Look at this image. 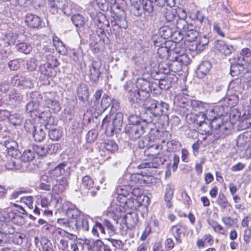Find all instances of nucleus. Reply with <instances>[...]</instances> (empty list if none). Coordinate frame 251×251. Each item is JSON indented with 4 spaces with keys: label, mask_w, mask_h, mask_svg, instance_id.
I'll use <instances>...</instances> for the list:
<instances>
[{
    "label": "nucleus",
    "mask_w": 251,
    "mask_h": 251,
    "mask_svg": "<svg viewBox=\"0 0 251 251\" xmlns=\"http://www.w3.org/2000/svg\"><path fill=\"white\" fill-rule=\"evenodd\" d=\"M66 215L71 221L75 222V226L78 230H89V224L92 221V219L89 215L81 214L80 211L75 205L70 204L66 211Z\"/></svg>",
    "instance_id": "1"
},
{
    "label": "nucleus",
    "mask_w": 251,
    "mask_h": 251,
    "mask_svg": "<svg viewBox=\"0 0 251 251\" xmlns=\"http://www.w3.org/2000/svg\"><path fill=\"white\" fill-rule=\"evenodd\" d=\"M133 5V15L135 16L140 17L143 13L144 11L149 13L152 12L153 10L152 3L156 2L158 5L164 7L165 5L167 6H174L175 4L174 0H143L140 7H138L140 3V0H131Z\"/></svg>",
    "instance_id": "2"
},
{
    "label": "nucleus",
    "mask_w": 251,
    "mask_h": 251,
    "mask_svg": "<svg viewBox=\"0 0 251 251\" xmlns=\"http://www.w3.org/2000/svg\"><path fill=\"white\" fill-rule=\"evenodd\" d=\"M110 120L106 116L103 120L102 125L105 127L106 132L112 134L115 130L120 129L123 124V115L121 112H110Z\"/></svg>",
    "instance_id": "3"
},
{
    "label": "nucleus",
    "mask_w": 251,
    "mask_h": 251,
    "mask_svg": "<svg viewBox=\"0 0 251 251\" xmlns=\"http://www.w3.org/2000/svg\"><path fill=\"white\" fill-rule=\"evenodd\" d=\"M24 223L23 218L13 210L7 209L0 210V224L13 226V224L21 225Z\"/></svg>",
    "instance_id": "4"
},
{
    "label": "nucleus",
    "mask_w": 251,
    "mask_h": 251,
    "mask_svg": "<svg viewBox=\"0 0 251 251\" xmlns=\"http://www.w3.org/2000/svg\"><path fill=\"white\" fill-rule=\"evenodd\" d=\"M218 107L215 106L213 108H210L206 111V113L200 112L197 115H196V118L194 120V122L201 126L204 123V121L207 119L208 121L211 122V125L214 127V125L216 124L215 120L218 122H222V118L219 117L220 115L217 114L216 112L217 111ZM194 117L195 116H194Z\"/></svg>",
    "instance_id": "5"
},
{
    "label": "nucleus",
    "mask_w": 251,
    "mask_h": 251,
    "mask_svg": "<svg viewBox=\"0 0 251 251\" xmlns=\"http://www.w3.org/2000/svg\"><path fill=\"white\" fill-rule=\"evenodd\" d=\"M127 175H124L119 180V183L121 184V185L118 186L116 190L118 202L122 200H126L127 196L129 195V193L131 190V187H133L134 184H135V182L132 181L131 178H129V179L126 178V176Z\"/></svg>",
    "instance_id": "6"
},
{
    "label": "nucleus",
    "mask_w": 251,
    "mask_h": 251,
    "mask_svg": "<svg viewBox=\"0 0 251 251\" xmlns=\"http://www.w3.org/2000/svg\"><path fill=\"white\" fill-rule=\"evenodd\" d=\"M121 208H119V210H118L117 208L115 209V208H113L111 210H109L107 211V215L109 217L112 219V221L106 219L104 220L103 224L104 227L109 230V233H115L116 229L115 226L118 223V220L120 217L122 216V214H121Z\"/></svg>",
    "instance_id": "7"
},
{
    "label": "nucleus",
    "mask_w": 251,
    "mask_h": 251,
    "mask_svg": "<svg viewBox=\"0 0 251 251\" xmlns=\"http://www.w3.org/2000/svg\"><path fill=\"white\" fill-rule=\"evenodd\" d=\"M176 42H171V46H170V54L172 57V60L178 59L181 61L183 64L189 63L187 55L185 53V49L184 47H180L179 44H176Z\"/></svg>",
    "instance_id": "8"
},
{
    "label": "nucleus",
    "mask_w": 251,
    "mask_h": 251,
    "mask_svg": "<svg viewBox=\"0 0 251 251\" xmlns=\"http://www.w3.org/2000/svg\"><path fill=\"white\" fill-rule=\"evenodd\" d=\"M138 89L152 93L154 95L160 94V90L157 83L151 82L144 78H138L136 82Z\"/></svg>",
    "instance_id": "9"
},
{
    "label": "nucleus",
    "mask_w": 251,
    "mask_h": 251,
    "mask_svg": "<svg viewBox=\"0 0 251 251\" xmlns=\"http://www.w3.org/2000/svg\"><path fill=\"white\" fill-rule=\"evenodd\" d=\"M70 167L65 162L58 164L54 169L48 171L49 175L53 180L62 176H70Z\"/></svg>",
    "instance_id": "10"
},
{
    "label": "nucleus",
    "mask_w": 251,
    "mask_h": 251,
    "mask_svg": "<svg viewBox=\"0 0 251 251\" xmlns=\"http://www.w3.org/2000/svg\"><path fill=\"white\" fill-rule=\"evenodd\" d=\"M118 203L119 204H117L116 207H114V208L115 209L117 208L118 210L121 208V214H122L123 211L129 213L130 212L128 211V210H136L140 205L138 199L131 197L128 199L126 198V200H122Z\"/></svg>",
    "instance_id": "11"
},
{
    "label": "nucleus",
    "mask_w": 251,
    "mask_h": 251,
    "mask_svg": "<svg viewBox=\"0 0 251 251\" xmlns=\"http://www.w3.org/2000/svg\"><path fill=\"white\" fill-rule=\"evenodd\" d=\"M147 129L143 124L126 125L125 129V133L131 139H137L140 138Z\"/></svg>",
    "instance_id": "12"
},
{
    "label": "nucleus",
    "mask_w": 251,
    "mask_h": 251,
    "mask_svg": "<svg viewBox=\"0 0 251 251\" xmlns=\"http://www.w3.org/2000/svg\"><path fill=\"white\" fill-rule=\"evenodd\" d=\"M110 105H111V112H116L119 107V103L115 99H111L108 95H103L100 104L96 105V109L100 111H104Z\"/></svg>",
    "instance_id": "13"
},
{
    "label": "nucleus",
    "mask_w": 251,
    "mask_h": 251,
    "mask_svg": "<svg viewBox=\"0 0 251 251\" xmlns=\"http://www.w3.org/2000/svg\"><path fill=\"white\" fill-rule=\"evenodd\" d=\"M159 34L161 38L167 39L172 38L176 42H179L183 38V34L179 31H173L172 28L168 26H163L159 29Z\"/></svg>",
    "instance_id": "14"
},
{
    "label": "nucleus",
    "mask_w": 251,
    "mask_h": 251,
    "mask_svg": "<svg viewBox=\"0 0 251 251\" xmlns=\"http://www.w3.org/2000/svg\"><path fill=\"white\" fill-rule=\"evenodd\" d=\"M45 104L53 113H57L61 109L58 100L54 97V93H46L44 96Z\"/></svg>",
    "instance_id": "15"
},
{
    "label": "nucleus",
    "mask_w": 251,
    "mask_h": 251,
    "mask_svg": "<svg viewBox=\"0 0 251 251\" xmlns=\"http://www.w3.org/2000/svg\"><path fill=\"white\" fill-rule=\"evenodd\" d=\"M11 82L14 86L23 89H31L33 87V84L28 76L15 75L11 78Z\"/></svg>",
    "instance_id": "16"
},
{
    "label": "nucleus",
    "mask_w": 251,
    "mask_h": 251,
    "mask_svg": "<svg viewBox=\"0 0 251 251\" xmlns=\"http://www.w3.org/2000/svg\"><path fill=\"white\" fill-rule=\"evenodd\" d=\"M183 29H178L183 34V37L189 42L194 41L198 36L199 32L195 29V26L192 24H189L184 26Z\"/></svg>",
    "instance_id": "17"
},
{
    "label": "nucleus",
    "mask_w": 251,
    "mask_h": 251,
    "mask_svg": "<svg viewBox=\"0 0 251 251\" xmlns=\"http://www.w3.org/2000/svg\"><path fill=\"white\" fill-rule=\"evenodd\" d=\"M81 187L82 190L90 193L92 197H95L99 189V187L94 185L93 180L88 176L83 177Z\"/></svg>",
    "instance_id": "18"
},
{
    "label": "nucleus",
    "mask_w": 251,
    "mask_h": 251,
    "mask_svg": "<svg viewBox=\"0 0 251 251\" xmlns=\"http://www.w3.org/2000/svg\"><path fill=\"white\" fill-rule=\"evenodd\" d=\"M171 41H164V43L161 45L159 44V41L156 40L154 41V46L158 47L157 50V53L158 56L162 59H169L172 60V57L170 55V48L168 47L171 44Z\"/></svg>",
    "instance_id": "19"
},
{
    "label": "nucleus",
    "mask_w": 251,
    "mask_h": 251,
    "mask_svg": "<svg viewBox=\"0 0 251 251\" xmlns=\"http://www.w3.org/2000/svg\"><path fill=\"white\" fill-rule=\"evenodd\" d=\"M131 178L132 180L134 181L135 184L139 185L150 184L155 181V178L151 176H143L141 174H128L126 178L129 179Z\"/></svg>",
    "instance_id": "20"
},
{
    "label": "nucleus",
    "mask_w": 251,
    "mask_h": 251,
    "mask_svg": "<svg viewBox=\"0 0 251 251\" xmlns=\"http://www.w3.org/2000/svg\"><path fill=\"white\" fill-rule=\"evenodd\" d=\"M101 63L99 60L93 61L89 67V76L90 79L95 83H97L101 75L100 69Z\"/></svg>",
    "instance_id": "21"
},
{
    "label": "nucleus",
    "mask_w": 251,
    "mask_h": 251,
    "mask_svg": "<svg viewBox=\"0 0 251 251\" xmlns=\"http://www.w3.org/2000/svg\"><path fill=\"white\" fill-rule=\"evenodd\" d=\"M168 7H163L161 10L162 17L167 23H170L176 26V22L177 19V12L173 6H168Z\"/></svg>",
    "instance_id": "22"
},
{
    "label": "nucleus",
    "mask_w": 251,
    "mask_h": 251,
    "mask_svg": "<svg viewBox=\"0 0 251 251\" xmlns=\"http://www.w3.org/2000/svg\"><path fill=\"white\" fill-rule=\"evenodd\" d=\"M25 22L31 28H39L42 26V19L39 16L34 14H27L25 17Z\"/></svg>",
    "instance_id": "23"
},
{
    "label": "nucleus",
    "mask_w": 251,
    "mask_h": 251,
    "mask_svg": "<svg viewBox=\"0 0 251 251\" xmlns=\"http://www.w3.org/2000/svg\"><path fill=\"white\" fill-rule=\"evenodd\" d=\"M14 227L13 226L0 224V246H3L7 242L8 233H13Z\"/></svg>",
    "instance_id": "24"
},
{
    "label": "nucleus",
    "mask_w": 251,
    "mask_h": 251,
    "mask_svg": "<svg viewBox=\"0 0 251 251\" xmlns=\"http://www.w3.org/2000/svg\"><path fill=\"white\" fill-rule=\"evenodd\" d=\"M156 117L152 112L150 108H147V110L145 113L142 116L143 123L142 124L145 125V127L148 129H151L154 125L153 122V119Z\"/></svg>",
    "instance_id": "25"
},
{
    "label": "nucleus",
    "mask_w": 251,
    "mask_h": 251,
    "mask_svg": "<svg viewBox=\"0 0 251 251\" xmlns=\"http://www.w3.org/2000/svg\"><path fill=\"white\" fill-rule=\"evenodd\" d=\"M176 12L177 19L176 22V26L177 29H183L184 26L189 24L186 20L187 14L185 11L181 8H178Z\"/></svg>",
    "instance_id": "26"
},
{
    "label": "nucleus",
    "mask_w": 251,
    "mask_h": 251,
    "mask_svg": "<svg viewBox=\"0 0 251 251\" xmlns=\"http://www.w3.org/2000/svg\"><path fill=\"white\" fill-rule=\"evenodd\" d=\"M177 80V77L173 75H167L163 79H160L157 84L158 88L160 89L167 90L171 87L173 83Z\"/></svg>",
    "instance_id": "27"
},
{
    "label": "nucleus",
    "mask_w": 251,
    "mask_h": 251,
    "mask_svg": "<svg viewBox=\"0 0 251 251\" xmlns=\"http://www.w3.org/2000/svg\"><path fill=\"white\" fill-rule=\"evenodd\" d=\"M58 63L56 59L54 58L52 60V62H47L40 65V71L43 75L46 76H51L53 75V68L58 66Z\"/></svg>",
    "instance_id": "28"
},
{
    "label": "nucleus",
    "mask_w": 251,
    "mask_h": 251,
    "mask_svg": "<svg viewBox=\"0 0 251 251\" xmlns=\"http://www.w3.org/2000/svg\"><path fill=\"white\" fill-rule=\"evenodd\" d=\"M69 176H62L60 178L54 179L57 183L53 185L52 188V191L54 192H62L68 186L67 178Z\"/></svg>",
    "instance_id": "29"
},
{
    "label": "nucleus",
    "mask_w": 251,
    "mask_h": 251,
    "mask_svg": "<svg viewBox=\"0 0 251 251\" xmlns=\"http://www.w3.org/2000/svg\"><path fill=\"white\" fill-rule=\"evenodd\" d=\"M51 202V200L45 196H38L36 201L37 205H36L33 210L34 213L37 215L39 214L40 210L38 206L40 205L43 208H47L50 205Z\"/></svg>",
    "instance_id": "30"
},
{
    "label": "nucleus",
    "mask_w": 251,
    "mask_h": 251,
    "mask_svg": "<svg viewBox=\"0 0 251 251\" xmlns=\"http://www.w3.org/2000/svg\"><path fill=\"white\" fill-rule=\"evenodd\" d=\"M211 67V64L208 61L201 63L196 72L197 76L200 78H203L209 73Z\"/></svg>",
    "instance_id": "31"
},
{
    "label": "nucleus",
    "mask_w": 251,
    "mask_h": 251,
    "mask_svg": "<svg viewBox=\"0 0 251 251\" xmlns=\"http://www.w3.org/2000/svg\"><path fill=\"white\" fill-rule=\"evenodd\" d=\"M229 89L237 95L241 94L244 90V85L241 78H237L232 80L229 85Z\"/></svg>",
    "instance_id": "32"
},
{
    "label": "nucleus",
    "mask_w": 251,
    "mask_h": 251,
    "mask_svg": "<svg viewBox=\"0 0 251 251\" xmlns=\"http://www.w3.org/2000/svg\"><path fill=\"white\" fill-rule=\"evenodd\" d=\"M226 123L219 122L214 125L215 132L217 134V138L224 137L229 132V129L226 126Z\"/></svg>",
    "instance_id": "33"
},
{
    "label": "nucleus",
    "mask_w": 251,
    "mask_h": 251,
    "mask_svg": "<svg viewBox=\"0 0 251 251\" xmlns=\"http://www.w3.org/2000/svg\"><path fill=\"white\" fill-rule=\"evenodd\" d=\"M5 147L7 149V153L15 159L20 157L21 153L16 148L17 143L15 142H5Z\"/></svg>",
    "instance_id": "34"
},
{
    "label": "nucleus",
    "mask_w": 251,
    "mask_h": 251,
    "mask_svg": "<svg viewBox=\"0 0 251 251\" xmlns=\"http://www.w3.org/2000/svg\"><path fill=\"white\" fill-rule=\"evenodd\" d=\"M149 102L150 103L148 105L146 104V107L147 108H150L156 117L162 115L164 114L163 110L160 108L161 106L158 102L153 100H150Z\"/></svg>",
    "instance_id": "35"
},
{
    "label": "nucleus",
    "mask_w": 251,
    "mask_h": 251,
    "mask_svg": "<svg viewBox=\"0 0 251 251\" xmlns=\"http://www.w3.org/2000/svg\"><path fill=\"white\" fill-rule=\"evenodd\" d=\"M97 4L100 8L102 10L107 9L110 6L111 8H119L116 4V0H96Z\"/></svg>",
    "instance_id": "36"
},
{
    "label": "nucleus",
    "mask_w": 251,
    "mask_h": 251,
    "mask_svg": "<svg viewBox=\"0 0 251 251\" xmlns=\"http://www.w3.org/2000/svg\"><path fill=\"white\" fill-rule=\"evenodd\" d=\"M217 49L225 55H228L233 50V47L231 45L226 44L223 41H218L216 44Z\"/></svg>",
    "instance_id": "37"
},
{
    "label": "nucleus",
    "mask_w": 251,
    "mask_h": 251,
    "mask_svg": "<svg viewBox=\"0 0 251 251\" xmlns=\"http://www.w3.org/2000/svg\"><path fill=\"white\" fill-rule=\"evenodd\" d=\"M77 92L78 99L80 100L84 101L88 100L89 93L88 88L86 84L84 83L80 84L77 87Z\"/></svg>",
    "instance_id": "38"
},
{
    "label": "nucleus",
    "mask_w": 251,
    "mask_h": 251,
    "mask_svg": "<svg viewBox=\"0 0 251 251\" xmlns=\"http://www.w3.org/2000/svg\"><path fill=\"white\" fill-rule=\"evenodd\" d=\"M137 100L138 103H143V105L146 107V104L148 105L150 103L149 101L151 100L150 99V93L145 92V91L137 90Z\"/></svg>",
    "instance_id": "39"
},
{
    "label": "nucleus",
    "mask_w": 251,
    "mask_h": 251,
    "mask_svg": "<svg viewBox=\"0 0 251 251\" xmlns=\"http://www.w3.org/2000/svg\"><path fill=\"white\" fill-rule=\"evenodd\" d=\"M207 223L216 233L224 236L227 235V230L217 222L207 220Z\"/></svg>",
    "instance_id": "40"
},
{
    "label": "nucleus",
    "mask_w": 251,
    "mask_h": 251,
    "mask_svg": "<svg viewBox=\"0 0 251 251\" xmlns=\"http://www.w3.org/2000/svg\"><path fill=\"white\" fill-rule=\"evenodd\" d=\"M9 99L11 102L17 104L22 101L23 96L18 90L13 89L9 94Z\"/></svg>",
    "instance_id": "41"
},
{
    "label": "nucleus",
    "mask_w": 251,
    "mask_h": 251,
    "mask_svg": "<svg viewBox=\"0 0 251 251\" xmlns=\"http://www.w3.org/2000/svg\"><path fill=\"white\" fill-rule=\"evenodd\" d=\"M160 151L159 146L154 144L149 147L146 149L145 152L148 156L157 158L158 155L160 153Z\"/></svg>",
    "instance_id": "42"
},
{
    "label": "nucleus",
    "mask_w": 251,
    "mask_h": 251,
    "mask_svg": "<svg viewBox=\"0 0 251 251\" xmlns=\"http://www.w3.org/2000/svg\"><path fill=\"white\" fill-rule=\"evenodd\" d=\"M239 98L236 94L230 95L224 99L225 104L228 107H232L237 105Z\"/></svg>",
    "instance_id": "43"
},
{
    "label": "nucleus",
    "mask_w": 251,
    "mask_h": 251,
    "mask_svg": "<svg viewBox=\"0 0 251 251\" xmlns=\"http://www.w3.org/2000/svg\"><path fill=\"white\" fill-rule=\"evenodd\" d=\"M57 223L60 226L63 227H68L71 229L72 230H78L76 226H75V222L73 221L72 222L70 220V219L68 218V219L65 218H60L57 220Z\"/></svg>",
    "instance_id": "44"
},
{
    "label": "nucleus",
    "mask_w": 251,
    "mask_h": 251,
    "mask_svg": "<svg viewBox=\"0 0 251 251\" xmlns=\"http://www.w3.org/2000/svg\"><path fill=\"white\" fill-rule=\"evenodd\" d=\"M72 21L74 25L77 27H82L85 23V20L82 15L77 14L72 16Z\"/></svg>",
    "instance_id": "45"
},
{
    "label": "nucleus",
    "mask_w": 251,
    "mask_h": 251,
    "mask_svg": "<svg viewBox=\"0 0 251 251\" xmlns=\"http://www.w3.org/2000/svg\"><path fill=\"white\" fill-rule=\"evenodd\" d=\"M183 226L180 224H177L172 226L171 230L176 240L178 243H180V235L182 233V229Z\"/></svg>",
    "instance_id": "46"
},
{
    "label": "nucleus",
    "mask_w": 251,
    "mask_h": 251,
    "mask_svg": "<svg viewBox=\"0 0 251 251\" xmlns=\"http://www.w3.org/2000/svg\"><path fill=\"white\" fill-rule=\"evenodd\" d=\"M33 137L36 142H40L43 141L46 137V133L41 127H37L32 133Z\"/></svg>",
    "instance_id": "47"
},
{
    "label": "nucleus",
    "mask_w": 251,
    "mask_h": 251,
    "mask_svg": "<svg viewBox=\"0 0 251 251\" xmlns=\"http://www.w3.org/2000/svg\"><path fill=\"white\" fill-rule=\"evenodd\" d=\"M209 42V39L206 35L200 36L199 43L196 44V50L199 51L203 50L205 47L208 45Z\"/></svg>",
    "instance_id": "48"
},
{
    "label": "nucleus",
    "mask_w": 251,
    "mask_h": 251,
    "mask_svg": "<svg viewBox=\"0 0 251 251\" xmlns=\"http://www.w3.org/2000/svg\"><path fill=\"white\" fill-rule=\"evenodd\" d=\"M103 148L108 151L114 152L118 150V147L113 140H106L103 143Z\"/></svg>",
    "instance_id": "49"
},
{
    "label": "nucleus",
    "mask_w": 251,
    "mask_h": 251,
    "mask_svg": "<svg viewBox=\"0 0 251 251\" xmlns=\"http://www.w3.org/2000/svg\"><path fill=\"white\" fill-rule=\"evenodd\" d=\"M175 60L169 66V70L173 72L178 73L181 72L182 68V64L183 63L181 61L178 60V59Z\"/></svg>",
    "instance_id": "50"
},
{
    "label": "nucleus",
    "mask_w": 251,
    "mask_h": 251,
    "mask_svg": "<svg viewBox=\"0 0 251 251\" xmlns=\"http://www.w3.org/2000/svg\"><path fill=\"white\" fill-rule=\"evenodd\" d=\"M8 120L10 123L14 126L20 125L23 122L22 117L19 114L17 113L13 114H10Z\"/></svg>",
    "instance_id": "51"
},
{
    "label": "nucleus",
    "mask_w": 251,
    "mask_h": 251,
    "mask_svg": "<svg viewBox=\"0 0 251 251\" xmlns=\"http://www.w3.org/2000/svg\"><path fill=\"white\" fill-rule=\"evenodd\" d=\"M16 49L25 54L29 53L32 50L31 46L26 43H20L16 45Z\"/></svg>",
    "instance_id": "52"
},
{
    "label": "nucleus",
    "mask_w": 251,
    "mask_h": 251,
    "mask_svg": "<svg viewBox=\"0 0 251 251\" xmlns=\"http://www.w3.org/2000/svg\"><path fill=\"white\" fill-rule=\"evenodd\" d=\"M18 36L17 33L8 32L4 35L3 40L8 45H14L16 42Z\"/></svg>",
    "instance_id": "53"
},
{
    "label": "nucleus",
    "mask_w": 251,
    "mask_h": 251,
    "mask_svg": "<svg viewBox=\"0 0 251 251\" xmlns=\"http://www.w3.org/2000/svg\"><path fill=\"white\" fill-rule=\"evenodd\" d=\"M20 157L21 160L23 162L30 161L35 157L34 152L30 150H25L20 156Z\"/></svg>",
    "instance_id": "54"
},
{
    "label": "nucleus",
    "mask_w": 251,
    "mask_h": 251,
    "mask_svg": "<svg viewBox=\"0 0 251 251\" xmlns=\"http://www.w3.org/2000/svg\"><path fill=\"white\" fill-rule=\"evenodd\" d=\"M51 194V201L54 202V206L58 209L62 207V199L59 194L60 192H54L52 191Z\"/></svg>",
    "instance_id": "55"
},
{
    "label": "nucleus",
    "mask_w": 251,
    "mask_h": 251,
    "mask_svg": "<svg viewBox=\"0 0 251 251\" xmlns=\"http://www.w3.org/2000/svg\"><path fill=\"white\" fill-rule=\"evenodd\" d=\"M12 235L10 237L13 242L17 245L21 244L23 243V239L25 237V235L22 233L14 231L13 233H8Z\"/></svg>",
    "instance_id": "56"
},
{
    "label": "nucleus",
    "mask_w": 251,
    "mask_h": 251,
    "mask_svg": "<svg viewBox=\"0 0 251 251\" xmlns=\"http://www.w3.org/2000/svg\"><path fill=\"white\" fill-rule=\"evenodd\" d=\"M30 101L33 102L37 103L38 105L39 106L40 103L43 100V96L38 91H33L30 93L29 95Z\"/></svg>",
    "instance_id": "57"
},
{
    "label": "nucleus",
    "mask_w": 251,
    "mask_h": 251,
    "mask_svg": "<svg viewBox=\"0 0 251 251\" xmlns=\"http://www.w3.org/2000/svg\"><path fill=\"white\" fill-rule=\"evenodd\" d=\"M132 84L131 83H127L125 87V88L126 90H127L128 91V99L130 100V102H137L138 103V100H137V96L136 94H137V90L132 91L131 90H128L127 87L129 85H132Z\"/></svg>",
    "instance_id": "58"
},
{
    "label": "nucleus",
    "mask_w": 251,
    "mask_h": 251,
    "mask_svg": "<svg viewBox=\"0 0 251 251\" xmlns=\"http://www.w3.org/2000/svg\"><path fill=\"white\" fill-rule=\"evenodd\" d=\"M43 251H55L51 243L46 238H42L41 240Z\"/></svg>",
    "instance_id": "59"
},
{
    "label": "nucleus",
    "mask_w": 251,
    "mask_h": 251,
    "mask_svg": "<svg viewBox=\"0 0 251 251\" xmlns=\"http://www.w3.org/2000/svg\"><path fill=\"white\" fill-rule=\"evenodd\" d=\"M165 200L170 201L174 196V187L171 184H167L165 188Z\"/></svg>",
    "instance_id": "60"
},
{
    "label": "nucleus",
    "mask_w": 251,
    "mask_h": 251,
    "mask_svg": "<svg viewBox=\"0 0 251 251\" xmlns=\"http://www.w3.org/2000/svg\"><path fill=\"white\" fill-rule=\"evenodd\" d=\"M50 138L54 141L59 140L62 136V131L59 129H51L49 132Z\"/></svg>",
    "instance_id": "61"
},
{
    "label": "nucleus",
    "mask_w": 251,
    "mask_h": 251,
    "mask_svg": "<svg viewBox=\"0 0 251 251\" xmlns=\"http://www.w3.org/2000/svg\"><path fill=\"white\" fill-rule=\"evenodd\" d=\"M103 246V243L100 240H97L90 246V249L91 251H102Z\"/></svg>",
    "instance_id": "62"
},
{
    "label": "nucleus",
    "mask_w": 251,
    "mask_h": 251,
    "mask_svg": "<svg viewBox=\"0 0 251 251\" xmlns=\"http://www.w3.org/2000/svg\"><path fill=\"white\" fill-rule=\"evenodd\" d=\"M222 221L227 227H230L235 225L237 220L235 218H232L229 216L223 217L222 218Z\"/></svg>",
    "instance_id": "63"
},
{
    "label": "nucleus",
    "mask_w": 251,
    "mask_h": 251,
    "mask_svg": "<svg viewBox=\"0 0 251 251\" xmlns=\"http://www.w3.org/2000/svg\"><path fill=\"white\" fill-rule=\"evenodd\" d=\"M139 184H134V186L131 187V190L130 191L131 194L132 196H134L135 199H138L140 198L143 195L142 190L138 188V186H140Z\"/></svg>",
    "instance_id": "64"
}]
</instances>
